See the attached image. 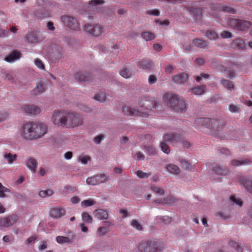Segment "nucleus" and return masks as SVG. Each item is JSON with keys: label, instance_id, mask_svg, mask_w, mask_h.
<instances>
[{"label": "nucleus", "instance_id": "nucleus-1", "mask_svg": "<svg viewBox=\"0 0 252 252\" xmlns=\"http://www.w3.org/2000/svg\"><path fill=\"white\" fill-rule=\"evenodd\" d=\"M194 126L199 130H202L204 128H206L211 131L215 136L221 138L222 135H220V131L222 130L223 123L217 120L212 119L208 118H198L195 120Z\"/></svg>", "mask_w": 252, "mask_h": 252}, {"label": "nucleus", "instance_id": "nucleus-2", "mask_svg": "<svg viewBox=\"0 0 252 252\" xmlns=\"http://www.w3.org/2000/svg\"><path fill=\"white\" fill-rule=\"evenodd\" d=\"M152 101L151 104H150L149 103L151 102L148 97L141 99L138 104L141 108L140 110H137L128 106H125L123 108V112L125 115L127 116L147 117L149 115H151L149 108H157L158 107V103L157 102L154 100Z\"/></svg>", "mask_w": 252, "mask_h": 252}, {"label": "nucleus", "instance_id": "nucleus-3", "mask_svg": "<svg viewBox=\"0 0 252 252\" xmlns=\"http://www.w3.org/2000/svg\"><path fill=\"white\" fill-rule=\"evenodd\" d=\"M163 100L167 105L176 112L186 110L187 105L183 98H179L177 95L167 93L163 96Z\"/></svg>", "mask_w": 252, "mask_h": 252}, {"label": "nucleus", "instance_id": "nucleus-4", "mask_svg": "<svg viewBox=\"0 0 252 252\" xmlns=\"http://www.w3.org/2000/svg\"><path fill=\"white\" fill-rule=\"evenodd\" d=\"M68 111L64 110H55L51 117V121L58 126L66 127Z\"/></svg>", "mask_w": 252, "mask_h": 252}, {"label": "nucleus", "instance_id": "nucleus-5", "mask_svg": "<svg viewBox=\"0 0 252 252\" xmlns=\"http://www.w3.org/2000/svg\"><path fill=\"white\" fill-rule=\"evenodd\" d=\"M140 252H159L160 249L156 239L146 240L142 242L138 246Z\"/></svg>", "mask_w": 252, "mask_h": 252}, {"label": "nucleus", "instance_id": "nucleus-6", "mask_svg": "<svg viewBox=\"0 0 252 252\" xmlns=\"http://www.w3.org/2000/svg\"><path fill=\"white\" fill-rule=\"evenodd\" d=\"M36 123L32 122H26L22 126L21 136L26 140H34V129Z\"/></svg>", "mask_w": 252, "mask_h": 252}, {"label": "nucleus", "instance_id": "nucleus-7", "mask_svg": "<svg viewBox=\"0 0 252 252\" xmlns=\"http://www.w3.org/2000/svg\"><path fill=\"white\" fill-rule=\"evenodd\" d=\"M84 31L95 37H99L104 32V27L98 23H88L84 26Z\"/></svg>", "mask_w": 252, "mask_h": 252}, {"label": "nucleus", "instance_id": "nucleus-8", "mask_svg": "<svg viewBox=\"0 0 252 252\" xmlns=\"http://www.w3.org/2000/svg\"><path fill=\"white\" fill-rule=\"evenodd\" d=\"M83 123L82 116L74 112H68L66 127H75L81 126Z\"/></svg>", "mask_w": 252, "mask_h": 252}, {"label": "nucleus", "instance_id": "nucleus-9", "mask_svg": "<svg viewBox=\"0 0 252 252\" xmlns=\"http://www.w3.org/2000/svg\"><path fill=\"white\" fill-rule=\"evenodd\" d=\"M61 20L64 25L74 31L80 29V25L76 18L68 15H63L61 17Z\"/></svg>", "mask_w": 252, "mask_h": 252}, {"label": "nucleus", "instance_id": "nucleus-10", "mask_svg": "<svg viewBox=\"0 0 252 252\" xmlns=\"http://www.w3.org/2000/svg\"><path fill=\"white\" fill-rule=\"evenodd\" d=\"M229 25L233 29L239 31H245L250 28V22L237 19H231L229 21Z\"/></svg>", "mask_w": 252, "mask_h": 252}, {"label": "nucleus", "instance_id": "nucleus-11", "mask_svg": "<svg viewBox=\"0 0 252 252\" xmlns=\"http://www.w3.org/2000/svg\"><path fill=\"white\" fill-rule=\"evenodd\" d=\"M37 5L42 8L41 11H37L35 15L38 18L49 17L51 16V12L50 11L46 9L47 7L49 5V2L46 0H36Z\"/></svg>", "mask_w": 252, "mask_h": 252}, {"label": "nucleus", "instance_id": "nucleus-12", "mask_svg": "<svg viewBox=\"0 0 252 252\" xmlns=\"http://www.w3.org/2000/svg\"><path fill=\"white\" fill-rule=\"evenodd\" d=\"M49 56L53 62H58L63 57V51L62 47L58 45L54 46L50 49Z\"/></svg>", "mask_w": 252, "mask_h": 252}, {"label": "nucleus", "instance_id": "nucleus-13", "mask_svg": "<svg viewBox=\"0 0 252 252\" xmlns=\"http://www.w3.org/2000/svg\"><path fill=\"white\" fill-rule=\"evenodd\" d=\"M109 179V177L104 174H100L93 177H88L86 180L87 184L95 186L99 184L105 183Z\"/></svg>", "mask_w": 252, "mask_h": 252}, {"label": "nucleus", "instance_id": "nucleus-14", "mask_svg": "<svg viewBox=\"0 0 252 252\" xmlns=\"http://www.w3.org/2000/svg\"><path fill=\"white\" fill-rule=\"evenodd\" d=\"M18 216L11 215L0 219V227H9L16 223L18 220Z\"/></svg>", "mask_w": 252, "mask_h": 252}, {"label": "nucleus", "instance_id": "nucleus-15", "mask_svg": "<svg viewBox=\"0 0 252 252\" xmlns=\"http://www.w3.org/2000/svg\"><path fill=\"white\" fill-rule=\"evenodd\" d=\"M74 78L80 82L85 83L92 80V75L88 72L83 71H79L75 73Z\"/></svg>", "mask_w": 252, "mask_h": 252}, {"label": "nucleus", "instance_id": "nucleus-16", "mask_svg": "<svg viewBox=\"0 0 252 252\" xmlns=\"http://www.w3.org/2000/svg\"><path fill=\"white\" fill-rule=\"evenodd\" d=\"M182 135L181 134L166 133L163 136V140L165 142H170L173 144L182 141Z\"/></svg>", "mask_w": 252, "mask_h": 252}, {"label": "nucleus", "instance_id": "nucleus-17", "mask_svg": "<svg viewBox=\"0 0 252 252\" xmlns=\"http://www.w3.org/2000/svg\"><path fill=\"white\" fill-rule=\"evenodd\" d=\"M182 135L181 134L166 133L163 136V140L165 142H170L173 144L182 141Z\"/></svg>", "mask_w": 252, "mask_h": 252}, {"label": "nucleus", "instance_id": "nucleus-18", "mask_svg": "<svg viewBox=\"0 0 252 252\" xmlns=\"http://www.w3.org/2000/svg\"><path fill=\"white\" fill-rule=\"evenodd\" d=\"M39 32L35 30L31 31L27 35L26 38L28 42L35 43L39 42L42 38L39 36Z\"/></svg>", "mask_w": 252, "mask_h": 252}, {"label": "nucleus", "instance_id": "nucleus-19", "mask_svg": "<svg viewBox=\"0 0 252 252\" xmlns=\"http://www.w3.org/2000/svg\"><path fill=\"white\" fill-rule=\"evenodd\" d=\"M47 131L46 126L42 123H36L34 129V139H38L43 136Z\"/></svg>", "mask_w": 252, "mask_h": 252}, {"label": "nucleus", "instance_id": "nucleus-20", "mask_svg": "<svg viewBox=\"0 0 252 252\" xmlns=\"http://www.w3.org/2000/svg\"><path fill=\"white\" fill-rule=\"evenodd\" d=\"M209 168L217 175H224L228 171L227 168L221 167L219 164L215 162L212 163Z\"/></svg>", "mask_w": 252, "mask_h": 252}, {"label": "nucleus", "instance_id": "nucleus-21", "mask_svg": "<svg viewBox=\"0 0 252 252\" xmlns=\"http://www.w3.org/2000/svg\"><path fill=\"white\" fill-rule=\"evenodd\" d=\"M178 199H176L174 196L172 195H169L167 196L165 198L157 199L155 200V202L156 204H175L177 201H178Z\"/></svg>", "mask_w": 252, "mask_h": 252}, {"label": "nucleus", "instance_id": "nucleus-22", "mask_svg": "<svg viewBox=\"0 0 252 252\" xmlns=\"http://www.w3.org/2000/svg\"><path fill=\"white\" fill-rule=\"evenodd\" d=\"M239 182L245 188L246 190L252 194V180L244 176H241L239 178Z\"/></svg>", "mask_w": 252, "mask_h": 252}, {"label": "nucleus", "instance_id": "nucleus-23", "mask_svg": "<svg viewBox=\"0 0 252 252\" xmlns=\"http://www.w3.org/2000/svg\"><path fill=\"white\" fill-rule=\"evenodd\" d=\"M65 211L62 207H55L51 209L50 216L54 219H59L64 216Z\"/></svg>", "mask_w": 252, "mask_h": 252}, {"label": "nucleus", "instance_id": "nucleus-24", "mask_svg": "<svg viewBox=\"0 0 252 252\" xmlns=\"http://www.w3.org/2000/svg\"><path fill=\"white\" fill-rule=\"evenodd\" d=\"M247 43L245 41L241 38H237L232 40L231 43V47L236 49H244L246 47Z\"/></svg>", "mask_w": 252, "mask_h": 252}, {"label": "nucleus", "instance_id": "nucleus-25", "mask_svg": "<svg viewBox=\"0 0 252 252\" xmlns=\"http://www.w3.org/2000/svg\"><path fill=\"white\" fill-rule=\"evenodd\" d=\"M211 8L213 10L222 11L230 13H234L235 12L233 8L228 7L227 5H221L219 3L213 4Z\"/></svg>", "mask_w": 252, "mask_h": 252}, {"label": "nucleus", "instance_id": "nucleus-26", "mask_svg": "<svg viewBox=\"0 0 252 252\" xmlns=\"http://www.w3.org/2000/svg\"><path fill=\"white\" fill-rule=\"evenodd\" d=\"M137 66L142 69H152L153 68V62L148 60H143L137 62Z\"/></svg>", "mask_w": 252, "mask_h": 252}, {"label": "nucleus", "instance_id": "nucleus-27", "mask_svg": "<svg viewBox=\"0 0 252 252\" xmlns=\"http://www.w3.org/2000/svg\"><path fill=\"white\" fill-rule=\"evenodd\" d=\"M252 161L247 158H240L237 159H233L230 163L231 166H239L250 164Z\"/></svg>", "mask_w": 252, "mask_h": 252}, {"label": "nucleus", "instance_id": "nucleus-28", "mask_svg": "<svg viewBox=\"0 0 252 252\" xmlns=\"http://www.w3.org/2000/svg\"><path fill=\"white\" fill-rule=\"evenodd\" d=\"M95 218L99 220H107L109 218L108 212L101 209L95 210L94 212Z\"/></svg>", "mask_w": 252, "mask_h": 252}, {"label": "nucleus", "instance_id": "nucleus-29", "mask_svg": "<svg viewBox=\"0 0 252 252\" xmlns=\"http://www.w3.org/2000/svg\"><path fill=\"white\" fill-rule=\"evenodd\" d=\"M23 109L25 112L32 115H36L40 112V108L34 105H24Z\"/></svg>", "mask_w": 252, "mask_h": 252}, {"label": "nucleus", "instance_id": "nucleus-30", "mask_svg": "<svg viewBox=\"0 0 252 252\" xmlns=\"http://www.w3.org/2000/svg\"><path fill=\"white\" fill-rule=\"evenodd\" d=\"M188 79V75L186 73H181L175 75L173 78V81L178 84H182L185 83Z\"/></svg>", "mask_w": 252, "mask_h": 252}, {"label": "nucleus", "instance_id": "nucleus-31", "mask_svg": "<svg viewBox=\"0 0 252 252\" xmlns=\"http://www.w3.org/2000/svg\"><path fill=\"white\" fill-rule=\"evenodd\" d=\"M21 57L20 53L16 50L13 51L9 55L5 57V61L7 62L11 63L14 62L15 60L20 59Z\"/></svg>", "mask_w": 252, "mask_h": 252}, {"label": "nucleus", "instance_id": "nucleus-32", "mask_svg": "<svg viewBox=\"0 0 252 252\" xmlns=\"http://www.w3.org/2000/svg\"><path fill=\"white\" fill-rule=\"evenodd\" d=\"M26 166L32 171L35 172L37 166V162L35 159L30 158L26 161Z\"/></svg>", "mask_w": 252, "mask_h": 252}, {"label": "nucleus", "instance_id": "nucleus-33", "mask_svg": "<svg viewBox=\"0 0 252 252\" xmlns=\"http://www.w3.org/2000/svg\"><path fill=\"white\" fill-rule=\"evenodd\" d=\"M46 89V85L43 81H40L37 83L36 85V90H35V94L43 93Z\"/></svg>", "mask_w": 252, "mask_h": 252}, {"label": "nucleus", "instance_id": "nucleus-34", "mask_svg": "<svg viewBox=\"0 0 252 252\" xmlns=\"http://www.w3.org/2000/svg\"><path fill=\"white\" fill-rule=\"evenodd\" d=\"M192 44L199 48L203 49L207 46V42L202 39H195L192 41Z\"/></svg>", "mask_w": 252, "mask_h": 252}, {"label": "nucleus", "instance_id": "nucleus-35", "mask_svg": "<svg viewBox=\"0 0 252 252\" xmlns=\"http://www.w3.org/2000/svg\"><path fill=\"white\" fill-rule=\"evenodd\" d=\"M167 170L171 174L178 175L180 172L179 167L174 164H169L166 165Z\"/></svg>", "mask_w": 252, "mask_h": 252}, {"label": "nucleus", "instance_id": "nucleus-36", "mask_svg": "<svg viewBox=\"0 0 252 252\" xmlns=\"http://www.w3.org/2000/svg\"><path fill=\"white\" fill-rule=\"evenodd\" d=\"M205 86H200L194 87L190 90L191 93L195 95H201L204 93Z\"/></svg>", "mask_w": 252, "mask_h": 252}, {"label": "nucleus", "instance_id": "nucleus-37", "mask_svg": "<svg viewBox=\"0 0 252 252\" xmlns=\"http://www.w3.org/2000/svg\"><path fill=\"white\" fill-rule=\"evenodd\" d=\"M3 157L7 161L9 164H12L14 161L16 160L17 155L16 154H12L11 153H5Z\"/></svg>", "mask_w": 252, "mask_h": 252}, {"label": "nucleus", "instance_id": "nucleus-38", "mask_svg": "<svg viewBox=\"0 0 252 252\" xmlns=\"http://www.w3.org/2000/svg\"><path fill=\"white\" fill-rule=\"evenodd\" d=\"M180 162L182 164V167L183 169L191 171L194 169V165H192L190 162L186 159H181Z\"/></svg>", "mask_w": 252, "mask_h": 252}, {"label": "nucleus", "instance_id": "nucleus-39", "mask_svg": "<svg viewBox=\"0 0 252 252\" xmlns=\"http://www.w3.org/2000/svg\"><path fill=\"white\" fill-rule=\"evenodd\" d=\"M56 242L60 244H63L65 243H69L71 241V239L68 237L63 236H58L56 238Z\"/></svg>", "mask_w": 252, "mask_h": 252}, {"label": "nucleus", "instance_id": "nucleus-40", "mask_svg": "<svg viewBox=\"0 0 252 252\" xmlns=\"http://www.w3.org/2000/svg\"><path fill=\"white\" fill-rule=\"evenodd\" d=\"M103 3V0H91L89 1V4L93 9L96 10L99 5L102 4Z\"/></svg>", "mask_w": 252, "mask_h": 252}, {"label": "nucleus", "instance_id": "nucleus-41", "mask_svg": "<svg viewBox=\"0 0 252 252\" xmlns=\"http://www.w3.org/2000/svg\"><path fill=\"white\" fill-rule=\"evenodd\" d=\"M221 84L223 87L229 90H231L234 88L232 82L225 80L224 79H222L221 80Z\"/></svg>", "mask_w": 252, "mask_h": 252}, {"label": "nucleus", "instance_id": "nucleus-42", "mask_svg": "<svg viewBox=\"0 0 252 252\" xmlns=\"http://www.w3.org/2000/svg\"><path fill=\"white\" fill-rule=\"evenodd\" d=\"M205 36L211 40H216L218 37L216 32L215 31L212 30L207 31L205 33Z\"/></svg>", "mask_w": 252, "mask_h": 252}, {"label": "nucleus", "instance_id": "nucleus-43", "mask_svg": "<svg viewBox=\"0 0 252 252\" xmlns=\"http://www.w3.org/2000/svg\"><path fill=\"white\" fill-rule=\"evenodd\" d=\"M96 201L92 199H88L81 202V206L83 207H87L95 205Z\"/></svg>", "mask_w": 252, "mask_h": 252}, {"label": "nucleus", "instance_id": "nucleus-44", "mask_svg": "<svg viewBox=\"0 0 252 252\" xmlns=\"http://www.w3.org/2000/svg\"><path fill=\"white\" fill-rule=\"evenodd\" d=\"M141 36L146 41L151 40L155 37L153 33L147 32H142L141 34Z\"/></svg>", "mask_w": 252, "mask_h": 252}, {"label": "nucleus", "instance_id": "nucleus-45", "mask_svg": "<svg viewBox=\"0 0 252 252\" xmlns=\"http://www.w3.org/2000/svg\"><path fill=\"white\" fill-rule=\"evenodd\" d=\"M132 72L129 69L125 67L122 69L120 75L124 78H128L131 75Z\"/></svg>", "mask_w": 252, "mask_h": 252}, {"label": "nucleus", "instance_id": "nucleus-46", "mask_svg": "<svg viewBox=\"0 0 252 252\" xmlns=\"http://www.w3.org/2000/svg\"><path fill=\"white\" fill-rule=\"evenodd\" d=\"M109 231V229L104 226L99 227L97 229V233L99 236L105 235Z\"/></svg>", "mask_w": 252, "mask_h": 252}, {"label": "nucleus", "instance_id": "nucleus-47", "mask_svg": "<svg viewBox=\"0 0 252 252\" xmlns=\"http://www.w3.org/2000/svg\"><path fill=\"white\" fill-rule=\"evenodd\" d=\"M77 190L76 187H72L70 186H66L63 189V192L65 194L71 193Z\"/></svg>", "mask_w": 252, "mask_h": 252}, {"label": "nucleus", "instance_id": "nucleus-48", "mask_svg": "<svg viewBox=\"0 0 252 252\" xmlns=\"http://www.w3.org/2000/svg\"><path fill=\"white\" fill-rule=\"evenodd\" d=\"M53 194V191L51 189L41 190L39 192V195L41 197L50 196Z\"/></svg>", "mask_w": 252, "mask_h": 252}, {"label": "nucleus", "instance_id": "nucleus-49", "mask_svg": "<svg viewBox=\"0 0 252 252\" xmlns=\"http://www.w3.org/2000/svg\"><path fill=\"white\" fill-rule=\"evenodd\" d=\"M82 220L87 223H92L93 221L92 217L87 213L83 212L82 214Z\"/></svg>", "mask_w": 252, "mask_h": 252}, {"label": "nucleus", "instance_id": "nucleus-50", "mask_svg": "<svg viewBox=\"0 0 252 252\" xmlns=\"http://www.w3.org/2000/svg\"><path fill=\"white\" fill-rule=\"evenodd\" d=\"M131 225L138 231H141L143 229V227L141 223L136 220H133L131 221Z\"/></svg>", "mask_w": 252, "mask_h": 252}, {"label": "nucleus", "instance_id": "nucleus-51", "mask_svg": "<svg viewBox=\"0 0 252 252\" xmlns=\"http://www.w3.org/2000/svg\"><path fill=\"white\" fill-rule=\"evenodd\" d=\"M10 190L7 188L4 187L0 183V197L1 198H5L6 197V195H5V192H9Z\"/></svg>", "mask_w": 252, "mask_h": 252}, {"label": "nucleus", "instance_id": "nucleus-52", "mask_svg": "<svg viewBox=\"0 0 252 252\" xmlns=\"http://www.w3.org/2000/svg\"><path fill=\"white\" fill-rule=\"evenodd\" d=\"M136 175L139 178L145 179V178H147L149 176H150L151 175V173H145V172H143L141 170H138L136 172Z\"/></svg>", "mask_w": 252, "mask_h": 252}, {"label": "nucleus", "instance_id": "nucleus-53", "mask_svg": "<svg viewBox=\"0 0 252 252\" xmlns=\"http://www.w3.org/2000/svg\"><path fill=\"white\" fill-rule=\"evenodd\" d=\"M145 150L150 156H154L156 154V150L152 146H148L145 147Z\"/></svg>", "mask_w": 252, "mask_h": 252}, {"label": "nucleus", "instance_id": "nucleus-54", "mask_svg": "<svg viewBox=\"0 0 252 252\" xmlns=\"http://www.w3.org/2000/svg\"><path fill=\"white\" fill-rule=\"evenodd\" d=\"M106 98V97L105 94L102 93L96 94L94 96V98L100 102H103L105 100Z\"/></svg>", "mask_w": 252, "mask_h": 252}, {"label": "nucleus", "instance_id": "nucleus-55", "mask_svg": "<svg viewBox=\"0 0 252 252\" xmlns=\"http://www.w3.org/2000/svg\"><path fill=\"white\" fill-rule=\"evenodd\" d=\"M160 147L161 150L166 154H169V153L170 151L168 145L167 144H166L164 142H161Z\"/></svg>", "mask_w": 252, "mask_h": 252}, {"label": "nucleus", "instance_id": "nucleus-56", "mask_svg": "<svg viewBox=\"0 0 252 252\" xmlns=\"http://www.w3.org/2000/svg\"><path fill=\"white\" fill-rule=\"evenodd\" d=\"M229 245L235 248L237 251L238 252H242V249L241 247L239 246V244H238L236 242L231 241L229 242Z\"/></svg>", "mask_w": 252, "mask_h": 252}, {"label": "nucleus", "instance_id": "nucleus-57", "mask_svg": "<svg viewBox=\"0 0 252 252\" xmlns=\"http://www.w3.org/2000/svg\"><path fill=\"white\" fill-rule=\"evenodd\" d=\"M229 110L232 113H238L240 111V108L237 105L231 104L229 106Z\"/></svg>", "mask_w": 252, "mask_h": 252}, {"label": "nucleus", "instance_id": "nucleus-58", "mask_svg": "<svg viewBox=\"0 0 252 252\" xmlns=\"http://www.w3.org/2000/svg\"><path fill=\"white\" fill-rule=\"evenodd\" d=\"M35 65L39 68L41 69H44L45 66L43 63L39 59H36L34 60Z\"/></svg>", "mask_w": 252, "mask_h": 252}, {"label": "nucleus", "instance_id": "nucleus-59", "mask_svg": "<svg viewBox=\"0 0 252 252\" xmlns=\"http://www.w3.org/2000/svg\"><path fill=\"white\" fill-rule=\"evenodd\" d=\"M48 241L46 240H44L41 241L40 245L38 248L39 251H42L46 249L47 248Z\"/></svg>", "mask_w": 252, "mask_h": 252}, {"label": "nucleus", "instance_id": "nucleus-60", "mask_svg": "<svg viewBox=\"0 0 252 252\" xmlns=\"http://www.w3.org/2000/svg\"><path fill=\"white\" fill-rule=\"evenodd\" d=\"M230 200L236 203V204L240 206H241L243 204V202L241 199H237L236 197L234 195H232L230 197Z\"/></svg>", "mask_w": 252, "mask_h": 252}, {"label": "nucleus", "instance_id": "nucleus-61", "mask_svg": "<svg viewBox=\"0 0 252 252\" xmlns=\"http://www.w3.org/2000/svg\"><path fill=\"white\" fill-rule=\"evenodd\" d=\"M152 189L156 193L159 194L160 195H163L164 194V191L163 189L160 188L152 186Z\"/></svg>", "mask_w": 252, "mask_h": 252}, {"label": "nucleus", "instance_id": "nucleus-62", "mask_svg": "<svg viewBox=\"0 0 252 252\" xmlns=\"http://www.w3.org/2000/svg\"><path fill=\"white\" fill-rule=\"evenodd\" d=\"M220 36L222 38H229L232 37V34L228 31H224L221 32Z\"/></svg>", "mask_w": 252, "mask_h": 252}, {"label": "nucleus", "instance_id": "nucleus-63", "mask_svg": "<svg viewBox=\"0 0 252 252\" xmlns=\"http://www.w3.org/2000/svg\"><path fill=\"white\" fill-rule=\"evenodd\" d=\"M90 159V158L87 156H80L78 158L79 161L81 162L83 164H86L89 160Z\"/></svg>", "mask_w": 252, "mask_h": 252}, {"label": "nucleus", "instance_id": "nucleus-64", "mask_svg": "<svg viewBox=\"0 0 252 252\" xmlns=\"http://www.w3.org/2000/svg\"><path fill=\"white\" fill-rule=\"evenodd\" d=\"M36 239V236H32V237L27 239L26 241V244L31 245L33 244Z\"/></svg>", "mask_w": 252, "mask_h": 252}]
</instances>
